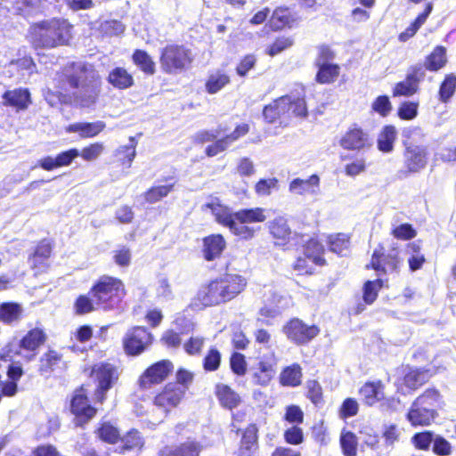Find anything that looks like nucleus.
<instances>
[{
	"label": "nucleus",
	"mask_w": 456,
	"mask_h": 456,
	"mask_svg": "<svg viewBox=\"0 0 456 456\" xmlns=\"http://www.w3.org/2000/svg\"><path fill=\"white\" fill-rule=\"evenodd\" d=\"M292 45V38L285 37H279L268 47L267 53L270 56H275L284 50L289 48Z\"/></svg>",
	"instance_id": "60"
},
{
	"label": "nucleus",
	"mask_w": 456,
	"mask_h": 456,
	"mask_svg": "<svg viewBox=\"0 0 456 456\" xmlns=\"http://www.w3.org/2000/svg\"><path fill=\"white\" fill-rule=\"evenodd\" d=\"M300 243L304 244V253L306 258L312 260L315 265H322L325 260L322 257L324 252L323 246L315 239H305V236H299Z\"/></svg>",
	"instance_id": "30"
},
{
	"label": "nucleus",
	"mask_w": 456,
	"mask_h": 456,
	"mask_svg": "<svg viewBox=\"0 0 456 456\" xmlns=\"http://www.w3.org/2000/svg\"><path fill=\"white\" fill-rule=\"evenodd\" d=\"M383 286V281L377 279L375 281H368L363 287V300L366 304H372L378 296L379 290Z\"/></svg>",
	"instance_id": "51"
},
{
	"label": "nucleus",
	"mask_w": 456,
	"mask_h": 456,
	"mask_svg": "<svg viewBox=\"0 0 456 456\" xmlns=\"http://www.w3.org/2000/svg\"><path fill=\"white\" fill-rule=\"evenodd\" d=\"M282 297L272 289L264 294L263 306L259 309L256 321L265 325H272L273 321L281 315L284 305H281Z\"/></svg>",
	"instance_id": "10"
},
{
	"label": "nucleus",
	"mask_w": 456,
	"mask_h": 456,
	"mask_svg": "<svg viewBox=\"0 0 456 456\" xmlns=\"http://www.w3.org/2000/svg\"><path fill=\"white\" fill-rule=\"evenodd\" d=\"M92 375L98 381L95 398L98 402L102 403L105 399L106 392L111 388L118 378V369L110 363L102 362L94 366Z\"/></svg>",
	"instance_id": "6"
},
{
	"label": "nucleus",
	"mask_w": 456,
	"mask_h": 456,
	"mask_svg": "<svg viewBox=\"0 0 456 456\" xmlns=\"http://www.w3.org/2000/svg\"><path fill=\"white\" fill-rule=\"evenodd\" d=\"M99 437L110 444H114L119 438L118 430L109 423H104L98 429Z\"/></svg>",
	"instance_id": "55"
},
{
	"label": "nucleus",
	"mask_w": 456,
	"mask_h": 456,
	"mask_svg": "<svg viewBox=\"0 0 456 456\" xmlns=\"http://www.w3.org/2000/svg\"><path fill=\"white\" fill-rule=\"evenodd\" d=\"M440 395L435 389H428L412 403L407 419L412 426H428L437 416Z\"/></svg>",
	"instance_id": "3"
},
{
	"label": "nucleus",
	"mask_w": 456,
	"mask_h": 456,
	"mask_svg": "<svg viewBox=\"0 0 456 456\" xmlns=\"http://www.w3.org/2000/svg\"><path fill=\"white\" fill-rule=\"evenodd\" d=\"M267 210L264 208H243L235 212L237 219L236 226L241 225L250 230V233L246 235H239L244 240L252 239L258 229L254 228L250 224L264 223L267 219Z\"/></svg>",
	"instance_id": "11"
},
{
	"label": "nucleus",
	"mask_w": 456,
	"mask_h": 456,
	"mask_svg": "<svg viewBox=\"0 0 456 456\" xmlns=\"http://www.w3.org/2000/svg\"><path fill=\"white\" fill-rule=\"evenodd\" d=\"M403 157L406 171H401L400 173L407 175L410 173H418L426 167L428 152L425 146L411 143L406 146Z\"/></svg>",
	"instance_id": "13"
},
{
	"label": "nucleus",
	"mask_w": 456,
	"mask_h": 456,
	"mask_svg": "<svg viewBox=\"0 0 456 456\" xmlns=\"http://www.w3.org/2000/svg\"><path fill=\"white\" fill-rule=\"evenodd\" d=\"M82 68L79 66V74L69 76L68 82L72 88L76 89L73 93L75 102L80 107H91L98 99L101 84L96 80L85 83Z\"/></svg>",
	"instance_id": "5"
},
{
	"label": "nucleus",
	"mask_w": 456,
	"mask_h": 456,
	"mask_svg": "<svg viewBox=\"0 0 456 456\" xmlns=\"http://www.w3.org/2000/svg\"><path fill=\"white\" fill-rule=\"evenodd\" d=\"M173 368V363L168 360H162L154 363L141 376L139 379L141 387L147 389L151 385L161 383L167 379Z\"/></svg>",
	"instance_id": "15"
},
{
	"label": "nucleus",
	"mask_w": 456,
	"mask_h": 456,
	"mask_svg": "<svg viewBox=\"0 0 456 456\" xmlns=\"http://www.w3.org/2000/svg\"><path fill=\"white\" fill-rule=\"evenodd\" d=\"M279 180L275 177L260 179L255 185V192L259 197L271 195L273 191H278Z\"/></svg>",
	"instance_id": "50"
},
{
	"label": "nucleus",
	"mask_w": 456,
	"mask_h": 456,
	"mask_svg": "<svg viewBox=\"0 0 456 456\" xmlns=\"http://www.w3.org/2000/svg\"><path fill=\"white\" fill-rule=\"evenodd\" d=\"M283 332L290 341L304 345L314 338L320 333V329L315 325H307L296 318L283 327Z\"/></svg>",
	"instance_id": "7"
},
{
	"label": "nucleus",
	"mask_w": 456,
	"mask_h": 456,
	"mask_svg": "<svg viewBox=\"0 0 456 456\" xmlns=\"http://www.w3.org/2000/svg\"><path fill=\"white\" fill-rule=\"evenodd\" d=\"M123 449L131 450L141 448L143 444L142 439L138 431L132 430L122 438Z\"/></svg>",
	"instance_id": "56"
},
{
	"label": "nucleus",
	"mask_w": 456,
	"mask_h": 456,
	"mask_svg": "<svg viewBox=\"0 0 456 456\" xmlns=\"http://www.w3.org/2000/svg\"><path fill=\"white\" fill-rule=\"evenodd\" d=\"M397 137V131L394 126H385L379 134L377 145L378 149L384 152L389 153L394 150V143Z\"/></svg>",
	"instance_id": "31"
},
{
	"label": "nucleus",
	"mask_w": 456,
	"mask_h": 456,
	"mask_svg": "<svg viewBox=\"0 0 456 456\" xmlns=\"http://www.w3.org/2000/svg\"><path fill=\"white\" fill-rule=\"evenodd\" d=\"M248 126L247 124L239 125L232 133L216 140L214 143L208 145L205 151L207 156L215 157L217 154L224 151L232 143L248 134Z\"/></svg>",
	"instance_id": "18"
},
{
	"label": "nucleus",
	"mask_w": 456,
	"mask_h": 456,
	"mask_svg": "<svg viewBox=\"0 0 456 456\" xmlns=\"http://www.w3.org/2000/svg\"><path fill=\"white\" fill-rule=\"evenodd\" d=\"M52 249V243L48 240H43L37 245L34 253L28 258L29 265L36 273L45 272L48 268Z\"/></svg>",
	"instance_id": "19"
},
{
	"label": "nucleus",
	"mask_w": 456,
	"mask_h": 456,
	"mask_svg": "<svg viewBox=\"0 0 456 456\" xmlns=\"http://www.w3.org/2000/svg\"><path fill=\"white\" fill-rule=\"evenodd\" d=\"M339 145L347 151H362L371 146L369 134L362 129L354 127L343 134L339 140Z\"/></svg>",
	"instance_id": "17"
},
{
	"label": "nucleus",
	"mask_w": 456,
	"mask_h": 456,
	"mask_svg": "<svg viewBox=\"0 0 456 456\" xmlns=\"http://www.w3.org/2000/svg\"><path fill=\"white\" fill-rule=\"evenodd\" d=\"M91 293L97 307L109 310L119 305L126 290L123 282L119 279L102 276L92 288Z\"/></svg>",
	"instance_id": "2"
},
{
	"label": "nucleus",
	"mask_w": 456,
	"mask_h": 456,
	"mask_svg": "<svg viewBox=\"0 0 456 456\" xmlns=\"http://www.w3.org/2000/svg\"><path fill=\"white\" fill-rule=\"evenodd\" d=\"M433 9V4L431 3H428L426 5L425 11L420 13L416 20L404 30L399 35V40L402 42H405L411 37H412L418 29L425 23L427 18L430 14Z\"/></svg>",
	"instance_id": "37"
},
{
	"label": "nucleus",
	"mask_w": 456,
	"mask_h": 456,
	"mask_svg": "<svg viewBox=\"0 0 456 456\" xmlns=\"http://www.w3.org/2000/svg\"><path fill=\"white\" fill-rule=\"evenodd\" d=\"M230 364L232 371L239 376H243L247 371V362L245 356L242 354H232L231 356Z\"/></svg>",
	"instance_id": "61"
},
{
	"label": "nucleus",
	"mask_w": 456,
	"mask_h": 456,
	"mask_svg": "<svg viewBox=\"0 0 456 456\" xmlns=\"http://www.w3.org/2000/svg\"><path fill=\"white\" fill-rule=\"evenodd\" d=\"M71 26L64 20H51L31 28V39L36 47L53 48L66 45L70 37Z\"/></svg>",
	"instance_id": "1"
},
{
	"label": "nucleus",
	"mask_w": 456,
	"mask_h": 456,
	"mask_svg": "<svg viewBox=\"0 0 456 456\" xmlns=\"http://www.w3.org/2000/svg\"><path fill=\"white\" fill-rule=\"evenodd\" d=\"M216 393L220 403L228 409L235 408L240 403V396L230 387L218 384L216 387Z\"/></svg>",
	"instance_id": "36"
},
{
	"label": "nucleus",
	"mask_w": 456,
	"mask_h": 456,
	"mask_svg": "<svg viewBox=\"0 0 456 456\" xmlns=\"http://www.w3.org/2000/svg\"><path fill=\"white\" fill-rule=\"evenodd\" d=\"M269 229L271 234L283 241L289 239L291 230L287 223V220L282 216H278L269 223Z\"/></svg>",
	"instance_id": "41"
},
{
	"label": "nucleus",
	"mask_w": 456,
	"mask_h": 456,
	"mask_svg": "<svg viewBox=\"0 0 456 456\" xmlns=\"http://www.w3.org/2000/svg\"><path fill=\"white\" fill-rule=\"evenodd\" d=\"M418 106L416 102H405L400 106L398 116L405 120L413 119L418 114Z\"/></svg>",
	"instance_id": "64"
},
{
	"label": "nucleus",
	"mask_w": 456,
	"mask_h": 456,
	"mask_svg": "<svg viewBox=\"0 0 456 456\" xmlns=\"http://www.w3.org/2000/svg\"><path fill=\"white\" fill-rule=\"evenodd\" d=\"M22 312L21 305L17 303H4L0 305V320L6 323L16 322Z\"/></svg>",
	"instance_id": "42"
},
{
	"label": "nucleus",
	"mask_w": 456,
	"mask_h": 456,
	"mask_svg": "<svg viewBox=\"0 0 456 456\" xmlns=\"http://www.w3.org/2000/svg\"><path fill=\"white\" fill-rule=\"evenodd\" d=\"M173 185H160L152 187L144 193V199L149 203H156L168 195Z\"/></svg>",
	"instance_id": "52"
},
{
	"label": "nucleus",
	"mask_w": 456,
	"mask_h": 456,
	"mask_svg": "<svg viewBox=\"0 0 456 456\" xmlns=\"http://www.w3.org/2000/svg\"><path fill=\"white\" fill-rule=\"evenodd\" d=\"M129 145L120 146L116 151V156L118 157L123 165H127V167L131 166V163L136 155L135 147L137 143L133 136L129 138Z\"/></svg>",
	"instance_id": "49"
},
{
	"label": "nucleus",
	"mask_w": 456,
	"mask_h": 456,
	"mask_svg": "<svg viewBox=\"0 0 456 456\" xmlns=\"http://www.w3.org/2000/svg\"><path fill=\"white\" fill-rule=\"evenodd\" d=\"M108 82L118 89H127L134 85V78L126 69L118 67L110 72Z\"/></svg>",
	"instance_id": "32"
},
{
	"label": "nucleus",
	"mask_w": 456,
	"mask_h": 456,
	"mask_svg": "<svg viewBox=\"0 0 456 456\" xmlns=\"http://www.w3.org/2000/svg\"><path fill=\"white\" fill-rule=\"evenodd\" d=\"M103 121L95 122H77L69 125L66 131L69 133H77L81 138H91L99 134L105 128Z\"/></svg>",
	"instance_id": "28"
},
{
	"label": "nucleus",
	"mask_w": 456,
	"mask_h": 456,
	"mask_svg": "<svg viewBox=\"0 0 456 456\" xmlns=\"http://www.w3.org/2000/svg\"><path fill=\"white\" fill-rule=\"evenodd\" d=\"M45 340V334L40 329H33L27 333V335L20 340V347L28 350L35 351Z\"/></svg>",
	"instance_id": "38"
},
{
	"label": "nucleus",
	"mask_w": 456,
	"mask_h": 456,
	"mask_svg": "<svg viewBox=\"0 0 456 456\" xmlns=\"http://www.w3.org/2000/svg\"><path fill=\"white\" fill-rule=\"evenodd\" d=\"M284 108L285 106L281 103V100L278 98L265 107L263 115L269 123H274L280 118L286 119L287 117L286 114H284Z\"/></svg>",
	"instance_id": "45"
},
{
	"label": "nucleus",
	"mask_w": 456,
	"mask_h": 456,
	"mask_svg": "<svg viewBox=\"0 0 456 456\" xmlns=\"http://www.w3.org/2000/svg\"><path fill=\"white\" fill-rule=\"evenodd\" d=\"M360 393L369 405H373L384 398L383 385L380 381L364 384Z\"/></svg>",
	"instance_id": "33"
},
{
	"label": "nucleus",
	"mask_w": 456,
	"mask_h": 456,
	"mask_svg": "<svg viewBox=\"0 0 456 456\" xmlns=\"http://www.w3.org/2000/svg\"><path fill=\"white\" fill-rule=\"evenodd\" d=\"M349 239L346 234L339 233L335 236H331L330 239V250L342 254L344 250L348 248Z\"/></svg>",
	"instance_id": "59"
},
{
	"label": "nucleus",
	"mask_w": 456,
	"mask_h": 456,
	"mask_svg": "<svg viewBox=\"0 0 456 456\" xmlns=\"http://www.w3.org/2000/svg\"><path fill=\"white\" fill-rule=\"evenodd\" d=\"M425 70L420 65L414 66L403 81L397 83L393 89V96H411L419 87V83L424 78Z\"/></svg>",
	"instance_id": "16"
},
{
	"label": "nucleus",
	"mask_w": 456,
	"mask_h": 456,
	"mask_svg": "<svg viewBox=\"0 0 456 456\" xmlns=\"http://www.w3.org/2000/svg\"><path fill=\"white\" fill-rule=\"evenodd\" d=\"M359 404L356 400L353 398H346L339 410V416L342 419L353 417L357 414Z\"/></svg>",
	"instance_id": "62"
},
{
	"label": "nucleus",
	"mask_w": 456,
	"mask_h": 456,
	"mask_svg": "<svg viewBox=\"0 0 456 456\" xmlns=\"http://www.w3.org/2000/svg\"><path fill=\"white\" fill-rule=\"evenodd\" d=\"M294 21L289 11L288 8H277L270 20V26L275 29H281L285 26H291V23Z\"/></svg>",
	"instance_id": "43"
},
{
	"label": "nucleus",
	"mask_w": 456,
	"mask_h": 456,
	"mask_svg": "<svg viewBox=\"0 0 456 456\" xmlns=\"http://www.w3.org/2000/svg\"><path fill=\"white\" fill-rule=\"evenodd\" d=\"M241 456H252L256 449V435L255 428H248L242 436L240 443Z\"/></svg>",
	"instance_id": "48"
},
{
	"label": "nucleus",
	"mask_w": 456,
	"mask_h": 456,
	"mask_svg": "<svg viewBox=\"0 0 456 456\" xmlns=\"http://www.w3.org/2000/svg\"><path fill=\"white\" fill-rule=\"evenodd\" d=\"M71 411L83 421H88L94 416L96 410L88 403L84 387L76 391L71 400Z\"/></svg>",
	"instance_id": "21"
},
{
	"label": "nucleus",
	"mask_w": 456,
	"mask_h": 456,
	"mask_svg": "<svg viewBox=\"0 0 456 456\" xmlns=\"http://www.w3.org/2000/svg\"><path fill=\"white\" fill-rule=\"evenodd\" d=\"M434 438L435 437L431 432L426 431L415 434L412 436L411 441L415 447L418 449L427 450L430 444L433 442Z\"/></svg>",
	"instance_id": "63"
},
{
	"label": "nucleus",
	"mask_w": 456,
	"mask_h": 456,
	"mask_svg": "<svg viewBox=\"0 0 456 456\" xmlns=\"http://www.w3.org/2000/svg\"><path fill=\"white\" fill-rule=\"evenodd\" d=\"M221 362V354L216 348H212L208 351L204 358V369L208 371L216 370Z\"/></svg>",
	"instance_id": "58"
},
{
	"label": "nucleus",
	"mask_w": 456,
	"mask_h": 456,
	"mask_svg": "<svg viewBox=\"0 0 456 456\" xmlns=\"http://www.w3.org/2000/svg\"><path fill=\"white\" fill-rule=\"evenodd\" d=\"M302 369L299 364L294 363L282 370L280 374V383L287 387H297L301 384Z\"/></svg>",
	"instance_id": "35"
},
{
	"label": "nucleus",
	"mask_w": 456,
	"mask_h": 456,
	"mask_svg": "<svg viewBox=\"0 0 456 456\" xmlns=\"http://www.w3.org/2000/svg\"><path fill=\"white\" fill-rule=\"evenodd\" d=\"M275 361L262 359L254 369L253 381L255 384L266 387L276 374Z\"/></svg>",
	"instance_id": "24"
},
{
	"label": "nucleus",
	"mask_w": 456,
	"mask_h": 456,
	"mask_svg": "<svg viewBox=\"0 0 456 456\" xmlns=\"http://www.w3.org/2000/svg\"><path fill=\"white\" fill-rule=\"evenodd\" d=\"M205 209H209L216 221L229 228L230 232L234 235H248L251 232L241 225L236 226L237 219L235 218V212L232 213L231 210L217 202H208L203 207Z\"/></svg>",
	"instance_id": "9"
},
{
	"label": "nucleus",
	"mask_w": 456,
	"mask_h": 456,
	"mask_svg": "<svg viewBox=\"0 0 456 456\" xmlns=\"http://www.w3.org/2000/svg\"><path fill=\"white\" fill-rule=\"evenodd\" d=\"M230 83V77L222 71H216L209 75L206 83V89L209 94H216Z\"/></svg>",
	"instance_id": "44"
},
{
	"label": "nucleus",
	"mask_w": 456,
	"mask_h": 456,
	"mask_svg": "<svg viewBox=\"0 0 456 456\" xmlns=\"http://www.w3.org/2000/svg\"><path fill=\"white\" fill-rule=\"evenodd\" d=\"M202 446L195 441H186L179 445L166 446L159 456H200Z\"/></svg>",
	"instance_id": "27"
},
{
	"label": "nucleus",
	"mask_w": 456,
	"mask_h": 456,
	"mask_svg": "<svg viewBox=\"0 0 456 456\" xmlns=\"http://www.w3.org/2000/svg\"><path fill=\"white\" fill-rule=\"evenodd\" d=\"M371 108L380 116L387 117L392 110V104L387 96L380 95L372 102Z\"/></svg>",
	"instance_id": "57"
},
{
	"label": "nucleus",
	"mask_w": 456,
	"mask_h": 456,
	"mask_svg": "<svg viewBox=\"0 0 456 456\" xmlns=\"http://www.w3.org/2000/svg\"><path fill=\"white\" fill-rule=\"evenodd\" d=\"M226 242L220 234H213L203 239V256L207 261L218 258L225 248Z\"/></svg>",
	"instance_id": "25"
},
{
	"label": "nucleus",
	"mask_w": 456,
	"mask_h": 456,
	"mask_svg": "<svg viewBox=\"0 0 456 456\" xmlns=\"http://www.w3.org/2000/svg\"><path fill=\"white\" fill-rule=\"evenodd\" d=\"M103 150L104 146L102 142H94L85 147L81 152L79 151V156L86 161H94L102 155Z\"/></svg>",
	"instance_id": "54"
},
{
	"label": "nucleus",
	"mask_w": 456,
	"mask_h": 456,
	"mask_svg": "<svg viewBox=\"0 0 456 456\" xmlns=\"http://www.w3.org/2000/svg\"><path fill=\"white\" fill-rule=\"evenodd\" d=\"M316 66L319 69L316 74V81L320 84L333 83L339 76L340 68L337 64L328 63Z\"/></svg>",
	"instance_id": "39"
},
{
	"label": "nucleus",
	"mask_w": 456,
	"mask_h": 456,
	"mask_svg": "<svg viewBox=\"0 0 456 456\" xmlns=\"http://www.w3.org/2000/svg\"><path fill=\"white\" fill-rule=\"evenodd\" d=\"M281 103L285 106L284 114L290 117L306 118L308 115L305 102V90L303 86H297L290 94L280 97Z\"/></svg>",
	"instance_id": "8"
},
{
	"label": "nucleus",
	"mask_w": 456,
	"mask_h": 456,
	"mask_svg": "<svg viewBox=\"0 0 456 456\" xmlns=\"http://www.w3.org/2000/svg\"><path fill=\"white\" fill-rule=\"evenodd\" d=\"M402 261L398 257V253L393 250L385 256L382 259L374 253L371 260V266L376 271H382L384 273H397Z\"/></svg>",
	"instance_id": "29"
},
{
	"label": "nucleus",
	"mask_w": 456,
	"mask_h": 456,
	"mask_svg": "<svg viewBox=\"0 0 456 456\" xmlns=\"http://www.w3.org/2000/svg\"><path fill=\"white\" fill-rule=\"evenodd\" d=\"M446 62L445 49L441 46H437L435 50L428 56L425 67L426 69L436 71L440 69Z\"/></svg>",
	"instance_id": "47"
},
{
	"label": "nucleus",
	"mask_w": 456,
	"mask_h": 456,
	"mask_svg": "<svg viewBox=\"0 0 456 456\" xmlns=\"http://www.w3.org/2000/svg\"><path fill=\"white\" fill-rule=\"evenodd\" d=\"M151 334L143 327H134L128 330L124 338L126 352L131 355H137L143 352L151 343Z\"/></svg>",
	"instance_id": "12"
},
{
	"label": "nucleus",
	"mask_w": 456,
	"mask_h": 456,
	"mask_svg": "<svg viewBox=\"0 0 456 456\" xmlns=\"http://www.w3.org/2000/svg\"><path fill=\"white\" fill-rule=\"evenodd\" d=\"M217 281L225 302L237 297L247 285L246 279L238 274H226Z\"/></svg>",
	"instance_id": "20"
},
{
	"label": "nucleus",
	"mask_w": 456,
	"mask_h": 456,
	"mask_svg": "<svg viewBox=\"0 0 456 456\" xmlns=\"http://www.w3.org/2000/svg\"><path fill=\"white\" fill-rule=\"evenodd\" d=\"M456 89V77L452 74L447 75L442 83L439 90L440 100L446 102L454 94Z\"/></svg>",
	"instance_id": "53"
},
{
	"label": "nucleus",
	"mask_w": 456,
	"mask_h": 456,
	"mask_svg": "<svg viewBox=\"0 0 456 456\" xmlns=\"http://www.w3.org/2000/svg\"><path fill=\"white\" fill-rule=\"evenodd\" d=\"M320 178L316 175L307 179L295 178L289 186V191L297 195L317 194L319 191Z\"/></svg>",
	"instance_id": "26"
},
{
	"label": "nucleus",
	"mask_w": 456,
	"mask_h": 456,
	"mask_svg": "<svg viewBox=\"0 0 456 456\" xmlns=\"http://www.w3.org/2000/svg\"><path fill=\"white\" fill-rule=\"evenodd\" d=\"M134 63L144 73L152 75L155 72V63L151 57L142 50H136L133 54Z\"/></svg>",
	"instance_id": "46"
},
{
	"label": "nucleus",
	"mask_w": 456,
	"mask_h": 456,
	"mask_svg": "<svg viewBox=\"0 0 456 456\" xmlns=\"http://www.w3.org/2000/svg\"><path fill=\"white\" fill-rule=\"evenodd\" d=\"M193 60L190 49L182 45H170L162 49L160 66L164 72L177 74L190 67Z\"/></svg>",
	"instance_id": "4"
},
{
	"label": "nucleus",
	"mask_w": 456,
	"mask_h": 456,
	"mask_svg": "<svg viewBox=\"0 0 456 456\" xmlns=\"http://www.w3.org/2000/svg\"><path fill=\"white\" fill-rule=\"evenodd\" d=\"M197 300L204 307L225 303L218 281H213L202 287L197 294Z\"/></svg>",
	"instance_id": "22"
},
{
	"label": "nucleus",
	"mask_w": 456,
	"mask_h": 456,
	"mask_svg": "<svg viewBox=\"0 0 456 456\" xmlns=\"http://www.w3.org/2000/svg\"><path fill=\"white\" fill-rule=\"evenodd\" d=\"M339 444L344 456L357 455L358 439L353 432L343 429L340 434Z\"/></svg>",
	"instance_id": "40"
},
{
	"label": "nucleus",
	"mask_w": 456,
	"mask_h": 456,
	"mask_svg": "<svg viewBox=\"0 0 456 456\" xmlns=\"http://www.w3.org/2000/svg\"><path fill=\"white\" fill-rule=\"evenodd\" d=\"M430 375L427 370L407 368L404 370L403 383L411 389H417L426 383Z\"/></svg>",
	"instance_id": "34"
},
{
	"label": "nucleus",
	"mask_w": 456,
	"mask_h": 456,
	"mask_svg": "<svg viewBox=\"0 0 456 456\" xmlns=\"http://www.w3.org/2000/svg\"><path fill=\"white\" fill-rule=\"evenodd\" d=\"M3 104L11 106L17 110H24L30 104V94L28 89L17 88L6 91L3 96Z\"/></svg>",
	"instance_id": "23"
},
{
	"label": "nucleus",
	"mask_w": 456,
	"mask_h": 456,
	"mask_svg": "<svg viewBox=\"0 0 456 456\" xmlns=\"http://www.w3.org/2000/svg\"><path fill=\"white\" fill-rule=\"evenodd\" d=\"M185 395V387L175 383H168L164 389L154 398V405L167 413L172 408L176 407Z\"/></svg>",
	"instance_id": "14"
}]
</instances>
